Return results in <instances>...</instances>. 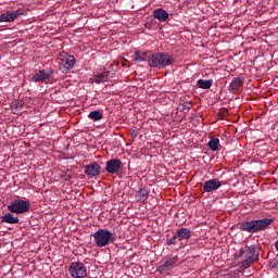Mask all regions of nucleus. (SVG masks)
<instances>
[{
	"instance_id": "nucleus-1",
	"label": "nucleus",
	"mask_w": 278,
	"mask_h": 278,
	"mask_svg": "<svg viewBox=\"0 0 278 278\" xmlns=\"http://www.w3.org/2000/svg\"><path fill=\"white\" fill-rule=\"evenodd\" d=\"M238 257H243V261L241 262V270H247L248 268H251L253 262H256L260 257V253H257V247L255 245H245L244 248H241L239 250Z\"/></svg>"
},
{
	"instance_id": "nucleus-2",
	"label": "nucleus",
	"mask_w": 278,
	"mask_h": 278,
	"mask_svg": "<svg viewBox=\"0 0 278 278\" xmlns=\"http://www.w3.org/2000/svg\"><path fill=\"white\" fill-rule=\"evenodd\" d=\"M175 63V58L166 52L153 53L148 59L151 68H166Z\"/></svg>"
},
{
	"instance_id": "nucleus-3",
	"label": "nucleus",
	"mask_w": 278,
	"mask_h": 278,
	"mask_svg": "<svg viewBox=\"0 0 278 278\" xmlns=\"http://www.w3.org/2000/svg\"><path fill=\"white\" fill-rule=\"evenodd\" d=\"M269 225H273L271 218L256 219L242 223L240 229L241 231H248V233H257V231L268 229Z\"/></svg>"
},
{
	"instance_id": "nucleus-4",
	"label": "nucleus",
	"mask_w": 278,
	"mask_h": 278,
	"mask_svg": "<svg viewBox=\"0 0 278 278\" xmlns=\"http://www.w3.org/2000/svg\"><path fill=\"white\" fill-rule=\"evenodd\" d=\"M93 240L97 247H108V244H113L116 241L114 233L108 229H99L93 233Z\"/></svg>"
},
{
	"instance_id": "nucleus-5",
	"label": "nucleus",
	"mask_w": 278,
	"mask_h": 278,
	"mask_svg": "<svg viewBox=\"0 0 278 278\" xmlns=\"http://www.w3.org/2000/svg\"><path fill=\"white\" fill-rule=\"evenodd\" d=\"M7 207L11 214H27L31 204L27 200L15 199Z\"/></svg>"
},
{
	"instance_id": "nucleus-6",
	"label": "nucleus",
	"mask_w": 278,
	"mask_h": 278,
	"mask_svg": "<svg viewBox=\"0 0 278 278\" xmlns=\"http://www.w3.org/2000/svg\"><path fill=\"white\" fill-rule=\"evenodd\" d=\"M20 16H27V10L17 8L13 11H5L0 14V23H14Z\"/></svg>"
},
{
	"instance_id": "nucleus-7",
	"label": "nucleus",
	"mask_w": 278,
	"mask_h": 278,
	"mask_svg": "<svg viewBox=\"0 0 278 278\" xmlns=\"http://www.w3.org/2000/svg\"><path fill=\"white\" fill-rule=\"evenodd\" d=\"M68 271L72 278H86L88 277V269L81 262H72L68 267Z\"/></svg>"
},
{
	"instance_id": "nucleus-8",
	"label": "nucleus",
	"mask_w": 278,
	"mask_h": 278,
	"mask_svg": "<svg viewBox=\"0 0 278 278\" xmlns=\"http://www.w3.org/2000/svg\"><path fill=\"white\" fill-rule=\"evenodd\" d=\"M123 168V161L119 159H111L106 162L105 170L109 175H116Z\"/></svg>"
},
{
	"instance_id": "nucleus-9",
	"label": "nucleus",
	"mask_w": 278,
	"mask_h": 278,
	"mask_svg": "<svg viewBox=\"0 0 278 278\" xmlns=\"http://www.w3.org/2000/svg\"><path fill=\"white\" fill-rule=\"evenodd\" d=\"M51 77H53V70L48 68L39 71V73L35 74L31 79L35 84H42L51 79Z\"/></svg>"
},
{
	"instance_id": "nucleus-10",
	"label": "nucleus",
	"mask_w": 278,
	"mask_h": 278,
	"mask_svg": "<svg viewBox=\"0 0 278 278\" xmlns=\"http://www.w3.org/2000/svg\"><path fill=\"white\" fill-rule=\"evenodd\" d=\"M77 60H75V56L67 55L63 59H61L60 63V71L62 73H68V71L73 70L75 67Z\"/></svg>"
},
{
	"instance_id": "nucleus-11",
	"label": "nucleus",
	"mask_w": 278,
	"mask_h": 278,
	"mask_svg": "<svg viewBox=\"0 0 278 278\" xmlns=\"http://www.w3.org/2000/svg\"><path fill=\"white\" fill-rule=\"evenodd\" d=\"M220 186H223V182L216 178H213L203 184V190L204 192H216Z\"/></svg>"
},
{
	"instance_id": "nucleus-12",
	"label": "nucleus",
	"mask_w": 278,
	"mask_h": 278,
	"mask_svg": "<svg viewBox=\"0 0 278 278\" xmlns=\"http://www.w3.org/2000/svg\"><path fill=\"white\" fill-rule=\"evenodd\" d=\"M85 175H87V177H98V175H101V165L98 163H90L86 165Z\"/></svg>"
},
{
	"instance_id": "nucleus-13",
	"label": "nucleus",
	"mask_w": 278,
	"mask_h": 278,
	"mask_svg": "<svg viewBox=\"0 0 278 278\" xmlns=\"http://www.w3.org/2000/svg\"><path fill=\"white\" fill-rule=\"evenodd\" d=\"M177 260H179L177 256H173L164 261L156 269V273H166V270H170L175 264H177Z\"/></svg>"
},
{
	"instance_id": "nucleus-14",
	"label": "nucleus",
	"mask_w": 278,
	"mask_h": 278,
	"mask_svg": "<svg viewBox=\"0 0 278 278\" xmlns=\"http://www.w3.org/2000/svg\"><path fill=\"white\" fill-rule=\"evenodd\" d=\"M176 237L179 241L190 240L192 238V230L190 228H179L176 230Z\"/></svg>"
},
{
	"instance_id": "nucleus-15",
	"label": "nucleus",
	"mask_w": 278,
	"mask_h": 278,
	"mask_svg": "<svg viewBox=\"0 0 278 278\" xmlns=\"http://www.w3.org/2000/svg\"><path fill=\"white\" fill-rule=\"evenodd\" d=\"M153 18L160 21V23H166L168 21V12L164 9H156L153 11Z\"/></svg>"
},
{
	"instance_id": "nucleus-16",
	"label": "nucleus",
	"mask_w": 278,
	"mask_h": 278,
	"mask_svg": "<svg viewBox=\"0 0 278 278\" xmlns=\"http://www.w3.org/2000/svg\"><path fill=\"white\" fill-rule=\"evenodd\" d=\"M150 191L147 189H139L135 193V199L138 203H144L149 200Z\"/></svg>"
},
{
	"instance_id": "nucleus-17",
	"label": "nucleus",
	"mask_w": 278,
	"mask_h": 278,
	"mask_svg": "<svg viewBox=\"0 0 278 278\" xmlns=\"http://www.w3.org/2000/svg\"><path fill=\"white\" fill-rule=\"evenodd\" d=\"M110 79V71L105 70L101 74L94 75L92 81L94 84H105Z\"/></svg>"
},
{
	"instance_id": "nucleus-18",
	"label": "nucleus",
	"mask_w": 278,
	"mask_h": 278,
	"mask_svg": "<svg viewBox=\"0 0 278 278\" xmlns=\"http://www.w3.org/2000/svg\"><path fill=\"white\" fill-rule=\"evenodd\" d=\"M18 216H14L12 213H7L1 217V223H7L8 225H18Z\"/></svg>"
},
{
	"instance_id": "nucleus-19",
	"label": "nucleus",
	"mask_w": 278,
	"mask_h": 278,
	"mask_svg": "<svg viewBox=\"0 0 278 278\" xmlns=\"http://www.w3.org/2000/svg\"><path fill=\"white\" fill-rule=\"evenodd\" d=\"M198 84V87L201 88L202 90H210V88H212L213 84H214V80L212 79H199L197 81Z\"/></svg>"
},
{
	"instance_id": "nucleus-20",
	"label": "nucleus",
	"mask_w": 278,
	"mask_h": 278,
	"mask_svg": "<svg viewBox=\"0 0 278 278\" xmlns=\"http://www.w3.org/2000/svg\"><path fill=\"white\" fill-rule=\"evenodd\" d=\"M241 87H242V78L236 77L230 83L228 90H229V92H233V90H238V88H241Z\"/></svg>"
},
{
	"instance_id": "nucleus-21",
	"label": "nucleus",
	"mask_w": 278,
	"mask_h": 278,
	"mask_svg": "<svg viewBox=\"0 0 278 278\" xmlns=\"http://www.w3.org/2000/svg\"><path fill=\"white\" fill-rule=\"evenodd\" d=\"M192 110V103L191 102H184L180 103L177 108L178 112H182L184 114H188Z\"/></svg>"
},
{
	"instance_id": "nucleus-22",
	"label": "nucleus",
	"mask_w": 278,
	"mask_h": 278,
	"mask_svg": "<svg viewBox=\"0 0 278 278\" xmlns=\"http://www.w3.org/2000/svg\"><path fill=\"white\" fill-rule=\"evenodd\" d=\"M135 62H146V60H149L147 56V52L137 51L134 55Z\"/></svg>"
},
{
	"instance_id": "nucleus-23",
	"label": "nucleus",
	"mask_w": 278,
	"mask_h": 278,
	"mask_svg": "<svg viewBox=\"0 0 278 278\" xmlns=\"http://www.w3.org/2000/svg\"><path fill=\"white\" fill-rule=\"evenodd\" d=\"M88 118H90L91 121H101L103 118V113H101V111H91L88 114Z\"/></svg>"
},
{
	"instance_id": "nucleus-24",
	"label": "nucleus",
	"mask_w": 278,
	"mask_h": 278,
	"mask_svg": "<svg viewBox=\"0 0 278 278\" xmlns=\"http://www.w3.org/2000/svg\"><path fill=\"white\" fill-rule=\"evenodd\" d=\"M218 144H220V140L218 138H213L208 141V148L211 151H218Z\"/></svg>"
},
{
	"instance_id": "nucleus-25",
	"label": "nucleus",
	"mask_w": 278,
	"mask_h": 278,
	"mask_svg": "<svg viewBox=\"0 0 278 278\" xmlns=\"http://www.w3.org/2000/svg\"><path fill=\"white\" fill-rule=\"evenodd\" d=\"M11 108L13 112L16 114V112H21L23 110V101L15 100L12 102Z\"/></svg>"
},
{
	"instance_id": "nucleus-26",
	"label": "nucleus",
	"mask_w": 278,
	"mask_h": 278,
	"mask_svg": "<svg viewBox=\"0 0 278 278\" xmlns=\"http://www.w3.org/2000/svg\"><path fill=\"white\" fill-rule=\"evenodd\" d=\"M177 235L173 236L172 238L166 240V245L170 247V244H177Z\"/></svg>"
}]
</instances>
